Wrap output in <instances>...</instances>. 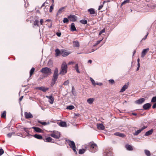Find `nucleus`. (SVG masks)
<instances>
[{
	"instance_id": "e433bc0d",
	"label": "nucleus",
	"mask_w": 156,
	"mask_h": 156,
	"mask_svg": "<svg viewBox=\"0 0 156 156\" xmlns=\"http://www.w3.org/2000/svg\"><path fill=\"white\" fill-rule=\"evenodd\" d=\"M80 22L84 24H87V21L85 20H82L80 21Z\"/></svg>"
},
{
	"instance_id": "4d7b16f0",
	"label": "nucleus",
	"mask_w": 156,
	"mask_h": 156,
	"mask_svg": "<svg viewBox=\"0 0 156 156\" xmlns=\"http://www.w3.org/2000/svg\"><path fill=\"white\" fill-rule=\"evenodd\" d=\"M148 34H147V35H146L145 36V37L142 39V40H145L147 38V36H148Z\"/></svg>"
},
{
	"instance_id": "49530a36",
	"label": "nucleus",
	"mask_w": 156,
	"mask_h": 156,
	"mask_svg": "<svg viewBox=\"0 0 156 156\" xmlns=\"http://www.w3.org/2000/svg\"><path fill=\"white\" fill-rule=\"evenodd\" d=\"M54 5L52 4L50 7V8L49 9L50 12H52L53 9V6Z\"/></svg>"
},
{
	"instance_id": "a19ab883",
	"label": "nucleus",
	"mask_w": 156,
	"mask_h": 156,
	"mask_svg": "<svg viewBox=\"0 0 156 156\" xmlns=\"http://www.w3.org/2000/svg\"><path fill=\"white\" fill-rule=\"evenodd\" d=\"M63 21L64 23H68L69 21L68 18H64L63 20Z\"/></svg>"
},
{
	"instance_id": "a878e982",
	"label": "nucleus",
	"mask_w": 156,
	"mask_h": 156,
	"mask_svg": "<svg viewBox=\"0 0 156 156\" xmlns=\"http://www.w3.org/2000/svg\"><path fill=\"white\" fill-rule=\"evenodd\" d=\"M59 125L62 127H65L66 126V122L62 121L59 123Z\"/></svg>"
},
{
	"instance_id": "680f3d73",
	"label": "nucleus",
	"mask_w": 156,
	"mask_h": 156,
	"mask_svg": "<svg viewBox=\"0 0 156 156\" xmlns=\"http://www.w3.org/2000/svg\"><path fill=\"white\" fill-rule=\"evenodd\" d=\"M23 96H22L20 98H19V101H21L22 100V99L23 98Z\"/></svg>"
},
{
	"instance_id": "5701e85b",
	"label": "nucleus",
	"mask_w": 156,
	"mask_h": 156,
	"mask_svg": "<svg viewBox=\"0 0 156 156\" xmlns=\"http://www.w3.org/2000/svg\"><path fill=\"white\" fill-rule=\"evenodd\" d=\"M73 46L74 47H79L80 46L79 42L77 41H74L73 42Z\"/></svg>"
},
{
	"instance_id": "ea45409f",
	"label": "nucleus",
	"mask_w": 156,
	"mask_h": 156,
	"mask_svg": "<svg viewBox=\"0 0 156 156\" xmlns=\"http://www.w3.org/2000/svg\"><path fill=\"white\" fill-rule=\"evenodd\" d=\"M74 108V107L73 105H69L67 107V109L69 110H72Z\"/></svg>"
},
{
	"instance_id": "9b49d317",
	"label": "nucleus",
	"mask_w": 156,
	"mask_h": 156,
	"mask_svg": "<svg viewBox=\"0 0 156 156\" xmlns=\"http://www.w3.org/2000/svg\"><path fill=\"white\" fill-rule=\"evenodd\" d=\"M151 106V105L149 103H147L144 105L143 108L144 110H147L149 109Z\"/></svg>"
},
{
	"instance_id": "b1692460",
	"label": "nucleus",
	"mask_w": 156,
	"mask_h": 156,
	"mask_svg": "<svg viewBox=\"0 0 156 156\" xmlns=\"http://www.w3.org/2000/svg\"><path fill=\"white\" fill-rule=\"evenodd\" d=\"M71 30L72 31H76V29L75 26V24L74 23H72L71 27Z\"/></svg>"
},
{
	"instance_id": "3c124183",
	"label": "nucleus",
	"mask_w": 156,
	"mask_h": 156,
	"mask_svg": "<svg viewBox=\"0 0 156 156\" xmlns=\"http://www.w3.org/2000/svg\"><path fill=\"white\" fill-rule=\"evenodd\" d=\"M105 32V29H103L99 33V35H101L103 33H104Z\"/></svg>"
},
{
	"instance_id": "f257e3e1",
	"label": "nucleus",
	"mask_w": 156,
	"mask_h": 156,
	"mask_svg": "<svg viewBox=\"0 0 156 156\" xmlns=\"http://www.w3.org/2000/svg\"><path fill=\"white\" fill-rule=\"evenodd\" d=\"M67 70V66L66 63L64 62L62 63L61 67V70L60 73V74L63 75L66 73Z\"/></svg>"
},
{
	"instance_id": "58836bf2",
	"label": "nucleus",
	"mask_w": 156,
	"mask_h": 156,
	"mask_svg": "<svg viewBox=\"0 0 156 156\" xmlns=\"http://www.w3.org/2000/svg\"><path fill=\"white\" fill-rule=\"evenodd\" d=\"M129 2V0H126L124 1L121 4V6L122 5H123L125 4L126 3H128Z\"/></svg>"
},
{
	"instance_id": "864d4df0",
	"label": "nucleus",
	"mask_w": 156,
	"mask_h": 156,
	"mask_svg": "<svg viewBox=\"0 0 156 156\" xmlns=\"http://www.w3.org/2000/svg\"><path fill=\"white\" fill-rule=\"evenodd\" d=\"M56 34L58 37H60L61 35V32H57Z\"/></svg>"
},
{
	"instance_id": "e2e57ef3",
	"label": "nucleus",
	"mask_w": 156,
	"mask_h": 156,
	"mask_svg": "<svg viewBox=\"0 0 156 156\" xmlns=\"http://www.w3.org/2000/svg\"><path fill=\"white\" fill-rule=\"evenodd\" d=\"M51 96H52V95H50V96H46V97L48 98L49 99L50 98V97H51Z\"/></svg>"
},
{
	"instance_id": "f8f14e48",
	"label": "nucleus",
	"mask_w": 156,
	"mask_h": 156,
	"mask_svg": "<svg viewBox=\"0 0 156 156\" xmlns=\"http://www.w3.org/2000/svg\"><path fill=\"white\" fill-rule=\"evenodd\" d=\"M24 115L26 118L27 119L31 118L33 117L32 115L30 112H25Z\"/></svg>"
},
{
	"instance_id": "0eeeda50",
	"label": "nucleus",
	"mask_w": 156,
	"mask_h": 156,
	"mask_svg": "<svg viewBox=\"0 0 156 156\" xmlns=\"http://www.w3.org/2000/svg\"><path fill=\"white\" fill-rule=\"evenodd\" d=\"M66 141L68 143L71 148L72 149L76 147L75 143L74 141H71L69 139L66 140Z\"/></svg>"
},
{
	"instance_id": "f3484780",
	"label": "nucleus",
	"mask_w": 156,
	"mask_h": 156,
	"mask_svg": "<svg viewBox=\"0 0 156 156\" xmlns=\"http://www.w3.org/2000/svg\"><path fill=\"white\" fill-rule=\"evenodd\" d=\"M114 135L118 136L121 137H124L126 136L124 134L119 132H116L114 134Z\"/></svg>"
},
{
	"instance_id": "7c9ffc66",
	"label": "nucleus",
	"mask_w": 156,
	"mask_h": 156,
	"mask_svg": "<svg viewBox=\"0 0 156 156\" xmlns=\"http://www.w3.org/2000/svg\"><path fill=\"white\" fill-rule=\"evenodd\" d=\"M54 101V98L52 96H51V97H50V98L49 99V102L51 104H52L53 103Z\"/></svg>"
},
{
	"instance_id": "c03bdc74",
	"label": "nucleus",
	"mask_w": 156,
	"mask_h": 156,
	"mask_svg": "<svg viewBox=\"0 0 156 156\" xmlns=\"http://www.w3.org/2000/svg\"><path fill=\"white\" fill-rule=\"evenodd\" d=\"M69 84V80H67L65 81L63 84V85H68Z\"/></svg>"
},
{
	"instance_id": "412c9836",
	"label": "nucleus",
	"mask_w": 156,
	"mask_h": 156,
	"mask_svg": "<svg viewBox=\"0 0 156 156\" xmlns=\"http://www.w3.org/2000/svg\"><path fill=\"white\" fill-rule=\"evenodd\" d=\"M55 55L56 56H58L60 55H61L62 51H60V50L58 48L55 49Z\"/></svg>"
},
{
	"instance_id": "13d9d810",
	"label": "nucleus",
	"mask_w": 156,
	"mask_h": 156,
	"mask_svg": "<svg viewBox=\"0 0 156 156\" xmlns=\"http://www.w3.org/2000/svg\"><path fill=\"white\" fill-rule=\"evenodd\" d=\"M96 84L99 86H102L103 85L102 83H97Z\"/></svg>"
},
{
	"instance_id": "20e7f679",
	"label": "nucleus",
	"mask_w": 156,
	"mask_h": 156,
	"mask_svg": "<svg viewBox=\"0 0 156 156\" xmlns=\"http://www.w3.org/2000/svg\"><path fill=\"white\" fill-rule=\"evenodd\" d=\"M58 70L57 68H56L54 70V74L53 76V78L52 79V81L54 82L53 84H54L58 78Z\"/></svg>"
},
{
	"instance_id": "a211bd4d",
	"label": "nucleus",
	"mask_w": 156,
	"mask_h": 156,
	"mask_svg": "<svg viewBox=\"0 0 156 156\" xmlns=\"http://www.w3.org/2000/svg\"><path fill=\"white\" fill-rule=\"evenodd\" d=\"M104 155L105 156H112V152L110 151H105L104 153Z\"/></svg>"
},
{
	"instance_id": "6ab92c4d",
	"label": "nucleus",
	"mask_w": 156,
	"mask_h": 156,
	"mask_svg": "<svg viewBox=\"0 0 156 156\" xmlns=\"http://www.w3.org/2000/svg\"><path fill=\"white\" fill-rule=\"evenodd\" d=\"M154 131L153 129H152L148 131L144 135L145 136H148L150 135H151L152 133H153Z\"/></svg>"
},
{
	"instance_id": "72a5a7b5",
	"label": "nucleus",
	"mask_w": 156,
	"mask_h": 156,
	"mask_svg": "<svg viewBox=\"0 0 156 156\" xmlns=\"http://www.w3.org/2000/svg\"><path fill=\"white\" fill-rule=\"evenodd\" d=\"M34 24L35 26L37 25L38 27H39V21L37 20H36L34 21Z\"/></svg>"
},
{
	"instance_id": "1a4fd4ad",
	"label": "nucleus",
	"mask_w": 156,
	"mask_h": 156,
	"mask_svg": "<svg viewBox=\"0 0 156 156\" xmlns=\"http://www.w3.org/2000/svg\"><path fill=\"white\" fill-rule=\"evenodd\" d=\"M147 128V126H144L143 127H142L141 129L138 130H137L134 133V135H137L139 133H140L144 129L146 128Z\"/></svg>"
},
{
	"instance_id": "79ce46f5",
	"label": "nucleus",
	"mask_w": 156,
	"mask_h": 156,
	"mask_svg": "<svg viewBox=\"0 0 156 156\" xmlns=\"http://www.w3.org/2000/svg\"><path fill=\"white\" fill-rule=\"evenodd\" d=\"M90 80L92 84L94 86H95L96 85V83H95V81L92 78H90Z\"/></svg>"
},
{
	"instance_id": "bb28decb",
	"label": "nucleus",
	"mask_w": 156,
	"mask_h": 156,
	"mask_svg": "<svg viewBox=\"0 0 156 156\" xmlns=\"http://www.w3.org/2000/svg\"><path fill=\"white\" fill-rule=\"evenodd\" d=\"M94 101L93 98H89L87 100V102L90 104H92Z\"/></svg>"
},
{
	"instance_id": "8fccbe9b",
	"label": "nucleus",
	"mask_w": 156,
	"mask_h": 156,
	"mask_svg": "<svg viewBox=\"0 0 156 156\" xmlns=\"http://www.w3.org/2000/svg\"><path fill=\"white\" fill-rule=\"evenodd\" d=\"M101 40L97 41V43L93 46H96V45H98V44H100V43L101 42Z\"/></svg>"
},
{
	"instance_id": "37998d69",
	"label": "nucleus",
	"mask_w": 156,
	"mask_h": 156,
	"mask_svg": "<svg viewBox=\"0 0 156 156\" xmlns=\"http://www.w3.org/2000/svg\"><path fill=\"white\" fill-rule=\"evenodd\" d=\"M6 115V112L5 111H4L3 113L2 114L1 117L3 118H5Z\"/></svg>"
},
{
	"instance_id": "bf43d9fd",
	"label": "nucleus",
	"mask_w": 156,
	"mask_h": 156,
	"mask_svg": "<svg viewBox=\"0 0 156 156\" xmlns=\"http://www.w3.org/2000/svg\"><path fill=\"white\" fill-rule=\"evenodd\" d=\"M152 108L154 109L156 108V103L153 105Z\"/></svg>"
},
{
	"instance_id": "4468645a",
	"label": "nucleus",
	"mask_w": 156,
	"mask_h": 156,
	"mask_svg": "<svg viewBox=\"0 0 156 156\" xmlns=\"http://www.w3.org/2000/svg\"><path fill=\"white\" fill-rule=\"evenodd\" d=\"M36 89L42 90L44 92H45L48 90L49 88H45L43 87H36Z\"/></svg>"
},
{
	"instance_id": "473e14b6",
	"label": "nucleus",
	"mask_w": 156,
	"mask_h": 156,
	"mask_svg": "<svg viewBox=\"0 0 156 156\" xmlns=\"http://www.w3.org/2000/svg\"><path fill=\"white\" fill-rule=\"evenodd\" d=\"M52 140V139L50 137H48L45 139V140H44L45 141H46L47 142H51V141Z\"/></svg>"
},
{
	"instance_id": "a18cd8bd",
	"label": "nucleus",
	"mask_w": 156,
	"mask_h": 156,
	"mask_svg": "<svg viewBox=\"0 0 156 156\" xmlns=\"http://www.w3.org/2000/svg\"><path fill=\"white\" fill-rule=\"evenodd\" d=\"M151 102H156V97H154L152 98L151 100Z\"/></svg>"
},
{
	"instance_id": "393cba45",
	"label": "nucleus",
	"mask_w": 156,
	"mask_h": 156,
	"mask_svg": "<svg viewBox=\"0 0 156 156\" xmlns=\"http://www.w3.org/2000/svg\"><path fill=\"white\" fill-rule=\"evenodd\" d=\"M126 149L129 151H132L133 150L132 147L129 144H126L125 146Z\"/></svg>"
},
{
	"instance_id": "69168bd1",
	"label": "nucleus",
	"mask_w": 156,
	"mask_h": 156,
	"mask_svg": "<svg viewBox=\"0 0 156 156\" xmlns=\"http://www.w3.org/2000/svg\"><path fill=\"white\" fill-rule=\"evenodd\" d=\"M46 3V2H44L43 4L41 6V8L43 7V6H45V4Z\"/></svg>"
},
{
	"instance_id": "de8ad7c7",
	"label": "nucleus",
	"mask_w": 156,
	"mask_h": 156,
	"mask_svg": "<svg viewBox=\"0 0 156 156\" xmlns=\"http://www.w3.org/2000/svg\"><path fill=\"white\" fill-rule=\"evenodd\" d=\"M109 83L111 84H113L115 83V81L113 79L110 80H108Z\"/></svg>"
},
{
	"instance_id": "2eb2a0df",
	"label": "nucleus",
	"mask_w": 156,
	"mask_h": 156,
	"mask_svg": "<svg viewBox=\"0 0 156 156\" xmlns=\"http://www.w3.org/2000/svg\"><path fill=\"white\" fill-rule=\"evenodd\" d=\"M32 128L36 132L38 133H43V131L40 128L37 127H33Z\"/></svg>"
},
{
	"instance_id": "dca6fc26",
	"label": "nucleus",
	"mask_w": 156,
	"mask_h": 156,
	"mask_svg": "<svg viewBox=\"0 0 156 156\" xmlns=\"http://www.w3.org/2000/svg\"><path fill=\"white\" fill-rule=\"evenodd\" d=\"M97 128L100 130H104L105 128V126L102 124H99L97 125Z\"/></svg>"
},
{
	"instance_id": "ddd939ff",
	"label": "nucleus",
	"mask_w": 156,
	"mask_h": 156,
	"mask_svg": "<svg viewBox=\"0 0 156 156\" xmlns=\"http://www.w3.org/2000/svg\"><path fill=\"white\" fill-rule=\"evenodd\" d=\"M145 101V99L144 98H141L135 101V103L137 104H141L143 103Z\"/></svg>"
},
{
	"instance_id": "9d476101",
	"label": "nucleus",
	"mask_w": 156,
	"mask_h": 156,
	"mask_svg": "<svg viewBox=\"0 0 156 156\" xmlns=\"http://www.w3.org/2000/svg\"><path fill=\"white\" fill-rule=\"evenodd\" d=\"M129 83H125V84L123 86V87L121 89L120 91V92H123L126 89L128 86L129 85Z\"/></svg>"
},
{
	"instance_id": "5fc2aeb1",
	"label": "nucleus",
	"mask_w": 156,
	"mask_h": 156,
	"mask_svg": "<svg viewBox=\"0 0 156 156\" xmlns=\"http://www.w3.org/2000/svg\"><path fill=\"white\" fill-rule=\"evenodd\" d=\"M40 23L41 25H43V23H44V20L43 19H41L40 21Z\"/></svg>"
},
{
	"instance_id": "0e129e2a",
	"label": "nucleus",
	"mask_w": 156,
	"mask_h": 156,
	"mask_svg": "<svg viewBox=\"0 0 156 156\" xmlns=\"http://www.w3.org/2000/svg\"><path fill=\"white\" fill-rule=\"evenodd\" d=\"M73 63V62H69L68 63V65H70V64H72Z\"/></svg>"
},
{
	"instance_id": "39448f33",
	"label": "nucleus",
	"mask_w": 156,
	"mask_h": 156,
	"mask_svg": "<svg viewBox=\"0 0 156 156\" xmlns=\"http://www.w3.org/2000/svg\"><path fill=\"white\" fill-rule=\"evenodd\" d=\"M50 136L53 138L58 139L60 137V133L57 131H54L51 134Z\"/></svg>"
},
{
	"instance_id": "4c0bfd02",
	"label": "nucleus",
	"mask_w": 156,
	"mask_h": 156,
	"mask_svg": "<svg viewBox=\"0 0 156 156\" xmlns=\"http://www.w3.org/2000/svg\"><path fill=\"white\" fill-rule=\"evenodd\" d=\"M145 153L146 154L147 156H150L151 155V153L150 151L147 150H145Z\"/></svg>"
},
{
	"instance_id": "7ed1b4c3",
	"label": "nucleus",
	"mask_w": 156,
	"mask_h": 156,
	"mask_svg": "<svg viewBox=\"0 0 156 156\" xmlns=\"http://www.w3.org/2000/svg\"><path fill=\"white\" fill-rule=\"evenodd\" d=\"M40 72L44 74L50 75L51 73V69L49 68L46 67L42 68Z\"/></svg>"
},
{
	"instance_id": "4be33fe9",
	"label": "nucleus",
	"mask_w": 156,
	"mask_h": 156,
	"mask_svg": "<svg viewBox=\"0 0 156 156\" xmlns=\"http://www.w3.org/2000/svg\"><path fill=\"white\" fill-rule=\"evenodd\" d=\"M70 53L69 52L66 51H62V50L61 55L62 56L65 57L68 56L69 55Z\"/></svg>"
},
{
	"instance_id": "338daca9",
	"label": "nucleus",
	"mask_w": 156,
	"mask_h": 156,
	"mask_svg": "<svg viewBox=\"0 0 156 156\" xmlns=\"http://www.w3.org/2000/svg\"><path fill=\"white\" fill-rule=\"evenodd\" d=\"M74 90V87L73 86L72 87V92L73 93V91Z\"/></svg>"
},
{
	"instance_id": "09e8293b",
	"label": "nucleus",
	"mask_w": 156,
	"mask_h": 156,
	"mask_svg": "<svg viewBox=\"0 0 156 156\" xmlns=\"http://www.w3.org/2000/svg\"><path fill=\"white\" fill-rule=\"evenodd\" d=\"M4 152V150L2 149H0V156Z\"/></svg>"
},
{
	"instance_id": "aec40b11",
	"label": "nucleus",
	"mask_w": 156,
	"mask_h": 156,
	"mask_svg": "<svg viewBox=\"0 0 156 156\" xmlns=\"http://www.w3.org/2000/svg\"><path fill=\"white\" fill-rule=\"evenodd\" d=\"M65 9V7H62L61 8H60L58 10L57 13V15H58L60 14H61L62 12L64 11Z\"/></svg>"
},
{
	"instance_id": "052dcab7",
	"label": "nucleus",
	"mask_w": 156,
	"mask_h": 156,
	"mask_svg": "<svg viewBox=\"0 0 156 156\" xmlns=\"http://www.w3.org/2000/svg\"><path fill=\"white\" fill-rule=\"evenodd\" d=\"M103 7V5H101L99 6L98 10H100Z\"/></svg>"
},
{
	"instance_id": "c9c22d12",
	"label": "nucleus",
	"mask_w": 156,
	"mask_h": 156,
	"mask_svg": "<svg viewBox=\"0 0 156 156\" xmlns=\"http://www.w3.org/2000/svg\"><path fill=\"white\" fill-rule=\"evenodd\" d=\"M86 150L85 149H80L79 151V154H83L85 152Z\"/></svg>"
},
{
	"instance_id": "f704fd0d",
	"label": "nucleus",
	"mask_w": 156,
	"mask_h": 156,
	"mask_svg": "<svg viewBox=\"0 0 156 156\" xmlns=\"http://www.w3.org/2000/svg\"><path fill=\"white\" fill-rule=\"evenodd\" d=\"M74 68L77 72L78 73H80V71L78 69V64H76V66L74 67Z\"/></svg>"
},
{
	"instance_id": "423d86ee",
	"label": "nucleus",
	"mask_w": 156,
	"mask_h": 156,
	"mask_svg": "<svg viewBox=\"0 0 156 156\" xmlns=\"http://www.w3.org/2000/svg\"><path fill=\"white\" fill-rule=\"evenodd\" d=\"M68 19L71 21L75 22L77 21V17L73 15H70L68 16Z\"/></svg>"
},
{
	"instance_id": "c756f323",
	"label": "nucleus",
	"mask_w": 156,
	"mask_h": 156,
	"mask_svg": "<svg viewBox=\"0 0 156 156\" xmlns=\"http://www.w3.org/2000/svg\"><path fill=\"white\" fill-rule=\"evenodd\" d=\"M88 12H89L90 14H94L95 13L94 10L92 8L88 9Z\"/></svg>"
},
{
	"instance_id": "6e6552de",
	"label": "nucleus",
	"mask_w": 156,
	"mask_h": 156,
	"mask_svg": "<svg viewBox=\"0 0 156 156\" xmlns=\"http://www.w3.org/2000/svg\"><path fill=\"white\" fill-rule=\"evenodd\" d=\"M149 48H147L144 49L141 53V57L142 58H144L147 54V52L149 51Z\"/></svg>"
},
{
	"instance_id": "6e6d98bb",
	"label": "nucleus",
	"mask_w": 156,
	"mask_h": 156,
	"mask_svg": "<svg viewBox=\"0 0 156 156\" xmlns=\"http://www.w3.org/2000/svg\"><path fill=\"white\" fill-rule=\"evenodd\" d=\"M76 147L75 148H72V149L73 150V151H74L75 153L76 154H77V152L76 150Z\"/></svg>"
},
{
	"instance_id": "603ef678",
	"label": "nucleus",
	"mask_w": 156,
	"mask_h": 156,
	"mask_svg": "<svg viewBox=\"0 0 156 156\" xmlns=\"http://www.w3.org/2000/svg\"><path fill=\"white\" fill-rule=\"evenodd\" d=\"M84 147L86 149H87L89 147H90V146L89 145V143L88 144H86V145H84Z\"/></svg>"
},
{
	"instance_id": "f03ea898",
	"label": "nucleus",
	"mask_w": 156,
	"mask_h": 156,
	"mask_svg": "<svg viewBox=\"0 0 156 156\" xmlns=\"http://www.w3.org/2000/svg\"><path fill=\"white\" fill-rule=\"evenodd\" d=\"M89 145L90 147V151L91 152H95L98 148L97 144L92 142L89 143Z\"/></svg>"
},
{
	"instance_id": "c85d7f7f",
	"label": "nucleus",
	"mask_w": 156,
	"mask_h": 156,
	"mask_svg": "<svg viewBox=\"0 0 156 156\" xmlns=\"http://www.w3.org/2000/svg\"><path fill=\"white\" fill-rule=\"evenodd\" d=\"M38 122L44 126L49 125L50 124V122H41L40 121H38Z\"/></svg>"
},
{
	"instance_id": "2f4dec72",
	"label": "nucleus",
	"mask_w": 156,
	"mask_h": 156,
	"mask_svg": "<svg viewBox=\"0 0 156 156\" xmlns=\"http://www.w3.org/2000/svg\"><path fill=\"white\" fill-rule=\"evenodd\" d=\"M35 69L34 67L32 68L31 69L30 72V76H31L33 74Z\"/></svg>"
},
{
	"instance_id": "774afa93",
	"label": "nucleus",
	"mask_w": 156,
	"mask_h": 156,
	"mask_svg": "<svg viewBox=\"0 0 156 156\" xmlns=\"http://www.w3.org/2000/svg\"><path fill=\"white\" fill-rule=\"evenodd\" d=\"M92 62V61L91 60H89L88 61V62L91 63Z\"/></svg>"
},
{
	"instance_id": "cd10ccee",
	"label": "nucleus",
	"mask_w": 156,
	"mask_h": 156,
	"mask_svg": "<svg viewBox=\"0 0 156 156\" xmlns=\"http://www.w3.org/2000/svg\"><path fill=\"white\" fill-rule=\"evenodd\" d=\"M34 136L36 138L40 140H41L42 139V136L40 135L36 134L34 135Z\"/></svg>"
}]
</instances>
